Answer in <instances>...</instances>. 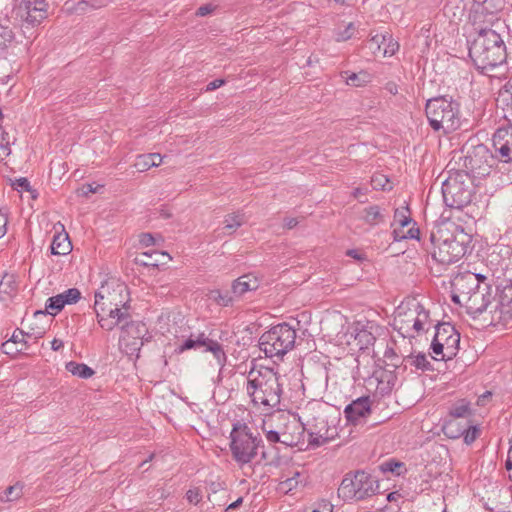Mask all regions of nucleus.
<instances>
[{
  "label": "nucleus",
  "mask_w": 512,
  "mask_h": 512,
  "mask_svg": "<svg viewBox=\"0 0 512 512\" xmlns=\"http://www.w3.org/2000/svg\"><path fill=\"white\" fill-rule=\"evenodd\" d=\"M23 494V486L20 483H16L9 486L3 494L0 495L1 502H10L19 499Z\"/></svg>",
  "instance_id": "34"
},
{
  "label": "nucleus",
  "mask_w": 512,
  "mask_h": 512,
  "mask_svg": "<svg viewBox=\"0 0 512 512\" xmlns=\"http://www.w3.org/2000/svg\"><path fill=\"white\" fill-rule=\"evenodd\" d=\"M308 443L313 447H319L332 440L337 435V429L323 414L308 421Z\"/></svg>",
  "instance_id": "15"
},
{
  "label": "nucleus",
  "mask_w": 512,
  "mask_h": 512,
  "mask_svg": "<svg viewBox=\"0 0 512 512\" xmlns=\"http://www.w3.org/2000/svg\"><path fill=\"white\" fill-rule=\"evenodd\" d=\"M480 435V430L473 426L467 429L464 433V442L468 445L472 444Z\"/></svg>",
  "instance_id": "45"
},
{
  "label": "nucleus",
  "mask_w": 512,
  "mask_h": 512,
  "mask_svg": "<svg viewBox=\"0 0 512 512\" xmlns=\"http://www.w3.org/2000/svg\"><path fill=\"white\" fill-rule=\"evenodd\" d=\"M394 219L401 227H406L412 222V219L405 214V211L399 209L395 211Z\"/></svg>",
  "instance_id": "46"
},
{
  "label": "nucleus",
  "mask_w": 512,
  "mask_h": 512,
  "mask_svg": "<svg viewBox=\"0 0 512 512\" xmlns=\"http://www.w3.org/2000/svg\"><path fill=\"white\" fill-rule=\"evenodd\" d=\"M418 234H419V230L418 229L410 228L407 231V234L405 235V239H407V238H409V239H416V238H418Z\"/></svg>",
  "instance_id": "61"
},
{
  "label": "nucleus",
  "mask_w": 512,
  "mask_h": 512,
  "mask_svg": "<svg viewBox=\"0 0 512 512\" xmlns=\"http://www.w3.org/2000/svg\"><path fill=\"white\" fill-rule=\"evenodd\" d=\"M312 512H333V505L326 500H321L314 504Z\"/></svg>",
  "instance_id": "49"
},
{
  "label": "nucleus",
  "mask_w": 512,
  "mask_h": 512,
  "mask_svg": "<svg viewBox=\"0 0 512 512\" xmlns=\"http://www.w3.org/2000/svg\"><path fill=\"white\" fill-rule=\"evenodd\" d=\"M225 81L223 79H215L206 86V91H214L221 87Z\"/></svg>",
  "instance_id": "57"
},
{
  "label": "nucleus",
  "mask_w": 512,
  "mask_h": 512,
  "mask_svg": "<svg viewBox=\"0 0 512 512\" xmlns=\"http://www.w3.org/2000/svg\"><path fill=\"white\" fill-rule=\"evenodd\" d=\"M362 219L365 223L376 226L385 221V214L378 205H371L364 208Z\"/></svg>",
  "instance_id": "24"
},
{
  "label": "nucleus",
  "mask_w": 512,
  "mask_h": 512,
  "mask_svg": "<svg viewBox=\"0 0 512 512\" xmlns=\"http://www.w3.org/2000/svg\"><path fill=\"white\" fill-rule=\"evenodd\" d=\"M505 467L507 470L512 469V458H511V453H509V452H508V459L506 460V463H505Z\"/></svg>",
  "instance_id": "64"
},
{
  "label": "nucleus",
  "mask_w": 512,
  "mask_h": 512,
  "mask_svg": "<svg viewBox=\"0 0 512 512\" xmlns=\"http://www.w3.org/2000/svg\"><path fill=\"white\" fill-rule=\"evenodd\" d=\"M469 56L482 73L493 70L506 60V47L492 29H481L469 47Z\"/></svg>",
  "instance_id": "2"
},
{
  "label": "nucleus",
  "mask_w": 512,
  "mask_h": 512,
  "mask_svg": "<svg viewBox=\"0 0 512 512\" xmlns=\"http://www.w3.org/2000/svg\"><path fill=\"white\" fill-rule=\"evenodd\" d=\"M102 187L103 186L99 184L95 186L93 184H85L78 190V194L87 197L89 194L99 192Z\"/></svg>",
  "instance_id": "48"
},
{
  "label": "nucleus",
  "mask_w": 512,
  "mask_h": 512,
  "mask_svg": "<svg viewBox=\"0 0 512 512\" xmlns=\"http://www.w3.org/2000/svg\"><path fill=\"white\" fill-rule=\"evenodd\" d=\"M405 235L404 233H402L400 230L398 229H394L393 230V238H394V241H400L402 239H405Z\"/></svg>",
  "instance_id": "63"
},
{
  "label": "nucleus",
  "mask_w": 512,
  "mask_h": 512,
  "mask_svg": "<svg viewBox=\"0 0 512 512\" xmlns=\"http://www.w3.org/2000/svg\"><path fill=\"white\" fill-rule=\"evenodd\" d=\"M261 442L247 425H235L230 433V450L235 462L240 467L250 464L257 456Z\"/></svg>",
  "instance_id": "8"
},
{
  "label": "nucleus",
  "mask_w": 512,
  "mask_h": 512,
  "mask_svg": "<svg viewBox=\"0 0 512 512\" xmlns=\"http://www.w3.org/2000/svg\"><path fill=\"white\" fill-rule=\"evenodd\" d=\"M30 333L28 332H24L23 330H20V329H16L11 338L9 339L10 342H12V344H26V341H25V337L26 336H29Z\"/></svg>",
  "instance_id": "47"
},
{
  "label": "nucleus",
  "mask_w": 512,
  "mask_h": 512,
  "mask_svg": "<svg viewBox=\"0 0 512 512\" xmlns=\"http://www.w3.org/2000/svg\"><path fill=\"white\" fill-rule=\"evenodd\" d=\"M96 313L97 322L100 325V327L106 331L113 330L116 326H122L123 322L110 319L106 316V312H101V309H94Z\"/></svg>",
  "instance_id": "33"
},
{
  "label": "nucleus",
  "mask_w": 512,
  "mask_h": 512,
  "mask_svg": "<svg viewBox=\"0 0 512 512\" xmlns=\"http://www.w3.org/2000/svg\"><path fill=\"white\" fill-rule=\"evenodd\" d=\"M500 97L503 101L512 105V82H509L504 86V89L500 92Z\"/></svg>",
  "instance_id": "51"
},
{
  "label": "nucleus",
  "mask_w": 512,
  "mask_h": 512,
  "mask_svg": "<svg viewBox=\"0 0 512 512\" xmlns=\"http://www.w3.org/2000/svg\"><path fill=\"white\" fill-rule=\"evenodd\" d=\"M466 180L467 175L457 173L443 182L442 194L448 207L462 209L472 201V189Z\"/></svg>",
  "instance_id": "10"
},
{
  "label": "nucleus",
  "mask_w": 512,
  "mask_h": 512,
  "mask_svg": "<svg viewBox=\"0 0 512 512\" xmlns=\"http://www.w3.org/2000/svg\"><path fill=\"white\" fill-rule=\"evenodd\" d=\"M7 226V218L5 214L0 212V238L5 235Z\"/></svg>",
  "instance_id": "59"
},
{
  "label": "nucleus",
  "mask_w": 512,
  "mask_h": 512,
  "mask_svg": "<svg viewBox=\"0 0 512 512\" xmlns=\"http://www.w3.org/2000/svg\"><path fill=\"white\" fill-rule=\"evenodd\" d=\"M139 243L143 247H149V246L155 245L156 240L152 234L143 233L139 237Z\"/></svg>",
  "instance_id": "52"
},
{
  "label": "nucleus",
  "mask_w": 512,
  "mask_h": 512,
  "mask_svg": "<svg viewBox=\"0 0 512 512\" xmlns=\"http://www.w3.org/2000/svg\"><path fill=\"white\" fill-rule=\"evenodd\" d=\"M298 224V221L296 218H287L284 221V226L288 229L294 228Z\"/></svg>",
  "instance_id": "60"
},
{
  "label": "nucleus",
  "mask_w": 512,
  "mask_h": 512,
  "mask_svg": "<svg viewBox=\"0 0 512 512\" xmlns=\"http://www.w3.org/2000/svg\"><path fill=\"white\" fill-rule=\"evenodd\" d=\"M371 185L375 190H390L392 188L387 176L381 173L373 175Z\"/></svg>",
  "instance_id": "40"
},
{
  "label": "nucleus",
  "mask_w": 512,
  "mask_h": 512,
  "mask_svg": "<svg viewBox=\"0 0 512 512\" xmlns=\"http://www.w3.org/2000/svg\"><path fill=\"white\" fill-rule=\"evenodd\" d=\"M262 430L270 443H281L285 446H300L305 428L288 413L278 411L264 420Z\"/></svg>",
  "instance_id": "3"
},
{
  "label": "nucleus",
  "mask_w": 512,
  "mask_h": 512,
  "mask_svg": "<svg viewBox=\"0 0 512 512\" xmlns=\"http://www.w3.org/2000/svg\"><path fill=\"white\" fill-rule=\"evenodd\" d=\"M207 343V337L204 333H199L197 335H191L187 340L183 342L182 345L179 346V351L183 352L185 350L197 349L199 347H204Z\"/></svg>",
  "instance_id": "29"
},
{
  "label": "nucleus",
  "mask_w": 512,
  "mask_h": 512,
  "mask_svg": "<svg viewBox=\"0 0 512 512\" xmlns=\"http://www.w3.org/2000/svg\"><path fill=\"white\" fill-rule=\"evenodd\" d=\"M14 185L17 187V188H20L22 190H25V191H29L30 190V183L28 181L27 178H19L15 181Z\"/></svg>",
  "instance_id": "56"
},
{
  "label": "nucleus",
  "mask_w": 512,
  "mask_h": 512,
  "mask_svg": "<svg viewBox=\"0 0 512 512\" xmlns=\"http://www.w3.org/2000/svg\"><path fill=\"white\" fill-rule=\"evenodd\" d=\"M347 420L353 424H358L366 419L371 413V401L369 397H360L352 401L344 409Z\"/></svg>",
  "instance_id": "19"
},
{
  "label": "nucleus",
  "mask_w": 512,
  "mask_h": 512,
  "mask_svg": "<svg viewBox=\"0 0 512 512\" xmlns=\"http://www.w3.org/2000/svg\"><path fill=\"white\" fill-rule=\"evenodd\" d=\"M295 341V329L287 323H281L263 333L259 345L267 357H282L293 349Z\"/></svg>",
  "instance_id": "7"
},
{
  "label": "nucleus",
  "mask_w": 512,
  "mask_h": 512,
  "mask_svg": "<svg viewBox=\"0 0 512 512\" xmlns=\"http://www.w3.org/2000/svg\"><path fill=\"white\" fill-rule=\"evenodd\" d=\"M162 156L158 153L142 154L138 155L134 167L139 172H144L151 167H157L162 163Z\"/></svg>",
  "instance_id": "23"
},
{
  "label": "nucleus",
  "mask_w": 512,
  "mask_h": 512,
  "mask_svg": "<svg viewBox=\"0 0 512 512\" xmlns=\"http://www.w3.org/2000/svg\"><path fill=\"white\" fill-rule=\"evenodd\" d=\"M375 480L364 471H358L353 477H345L338 489L339 496L345 500H363L374 493Z\"/></svg>",
  "instance_id": "11"
},
{
  "label": "nucleus",
  "mask_w": 512,
  "mask_h": 512,
  "mask_svg": "<svg viewBox=\"0 0 512 512\" xmlns=\"http://www.w3.org/2000/svg\"><path fill=\"white\" fill-rule=\"evenodd\" d=\"M127 299V289L122 283L115 281L106 282L95 293L94 309H101L106 312L107 308L125 307Z\"/></svg>",
  "instance_id": "13"
},
{
  "label": "nucleus",
  "mask_w": 512,
  "mask_h": 512,
  "mask_svg": "<svg viewBox=\"0 0 512 512\" xmlns=\"http://www.w3.org/2000/svg\"><path fill=\"white\" fill-rule=\"evenodd\" d=\"M356 32H357V26L353 22H349V23L343 25V27L339 25L334 30L335 40L337 42L347 41V40L353 38L355 36Z\"/></svg>",
  "instance_id": "27"
},
{
  "label": "nucleus",
  "mask_w": 512,
  "mask_h": 512,
  "mask_svg": "<svg viewBox=\"0 0 512 512\" xmlns=\"http://www.w3.org/2000/svg\"><path fill=\"white\" fill-rule=\"evenodd\" d=\"M148 334L147 326L139 321H127L121 326L119 347L128 356H139L141 347L144 344L145 336Z\"/></svg>",
  "instance_id": "12"
},
{
  "label": "nucleus",
  "mask_w": 512,
  "mask_h": 512,
  "mask_svg": "<svg viewBox=\"0 0 512 512\" xmlns=\"http://www.w3.org/2000/svg\"><path fill=\"white\" fill-rule=\"evenodd\" d=\"M186 499L189 503L196 505L201 501L202 495L199 489H189L186 492Z\"/></svg>",
  "instance_id": "50"
},
{
  "label": "nucleus",
  "mask_w": 512,
  "mask_h": 512,
  "mask_svg": "<svg viewBox=\"0 0 512 512\" xmlns=\"http://www.w3.org/2000/svg\"><path fill=\"white\" fill-rule=\"evenodd\" d=\"M434 245L431 256L440 265L448 266L459 261L466 253L468 235L455 226V232L439 228L431 234Z\"/></svg>",
  "instance_id": "4"
},
{
  "label": "nucleus",
  "mask_w": 512,
  "mask_h": 512,
  "mask_svg": "<svg viewBox=\"0 0 512 512\" xmlns=\"http://www.w3.org/2000/svg\"><path fill=\"white\" fill-rule=\"evenodd\" d=\"M12 342H10L9 340L6 341L5 343L2 344V351L3 353L5 354H15V353H18L22 350V348L18 349V348H15L13 349L12 348Z\"/></svg>",
  "instance_id": "55"
},
{
  "label": "nucleus",
  "mask_w": 512,
  "mask_h": 512,
  "mask_svg": "<svg viewBox=\"0 0 512 512\" xmlns=\"http://www.w3.org/2000/svg\"><path fill=\"white\" fill-rule=\"evenodd\" d=\"M12 276H4L0 281V293L10 294L14 290Z\"/></svg>",
  "instance_id": "44"
},
{
  "label": "nucleus",
  "mask_w": 512,
  "mask_h": 512,
  "mask_svg": "<svg viewBox=\"0 0 512 512\" xmlns=\"http://www.w3.org/2000/svg\"><path fill=\"white\" fill-rule=\"evenodd\" d=\"M66 369L72 375L78 376L82 379H88L94 374L93 369L90 368L89 366H87L86 364L77 363L74 361H70V362L66 363Z\"/></svg>",
  "instance_id": "26"
},
{
  "label": "nucleus",
  "mask_w": 512,
  "mask_h": 512,
  "mask_svg": "<svg viewBox=\"0 0 512 512\" xmlns=\"http://www.w3.org/2000/svg\"><path fill=\"white\" fill-rule=\"evenodd\" d=\"M14 142L10 135L0 125V161L4 160L10 153V145Z\"/></svg>",
  "instance_id": "35"
},
{
  "label": "nucleus",
  "mask_w": 512,
  "mask_h": 512,
  "mask_svg": "<svg viewBox=\"0 0 512 512\" xmlns=\"http://www.w3.org/2000/svg\"><path fill=\"white\" fill-rule=\"evenodd\" d=\"M63 347V341L62 340H59V339H54L52 342H51V348L54 350V351H58L59 349H61Z\"/></svg>",
  "instance_id": "62"
},
{
  "label": "nucleus",
  "mask_w": 512,
  "mask_h": 512,
  "mask_svg": "<svg viewBox=\"0 0 512 512\" xmlns=\"http://www.w3.org/2000/svg\"><path fill=\"white\" fill-rule=\"evenodd\" d=\"M460 343V334L449 323L436 326V332L431 344L435 360H450L456 356Z\"/></svg>",
  "instance_id": "9"
},
{
  "label": "nucleus",
  "mask_w": 512,
  "mask_h": 512,
  "mask_svg": "<svg viewBox=\"0 0 512 512\" xmlns=\"http://www.w3.org/2000/svg\"><path fill=\"white\" fill-rule=\"evenodd\" d=\"M493 164V156L483 145L474 148L473 152L465 158L466 168L469 169L476 177L489 175Z\"/></svg>",
  "instance_id": "17"
},
{
  "label": "nucleus",
  "mask_w": 512,
  "mask_h": 512,
  "mask_svg": "<svg viewBox=\"0 0 512 512\" xmlns=\"http://www.w3.org/2000/svg\"><path fill=\"white\" fill-rule=\"evenodd\" d=\"M215 294V300L222 306H228L232 302V297L228 293L223 295L220 291H216Z\"/></svg>",
  "instance_id": "53"
},
{
  "label": "nucleus",
  "mask_w": 512,
  "mask_h": 512,
  "mask_svg": "<svg viewBox=\"0 0 512 512\" xmlns=\"http://www.w3.org/2000/svg\"><path fill=\"white\" fill-rule=\"evenodd\" d=\"M467 412H468V406L463 404V405L456 407L453 410V415H455L456 417H464Z\"/></svg>",
  "instance_id": "58"
},
{
  "label": "nucleus",
  "mask_w": 512,
  "mask_h": 512,
  "mask_svg": "<svg viewBox=\"0 0 512 512\" xmlns=\"http://www.w3.org/2000/svg\"><path fill=\"white\" fill-rule=\"evenodd\" d=\"M13 38V31L8 26L0 24V48L5 47Z\"/></svg>",
  "instance_id": "43"
},
{
  "label": "nucleus",
  "mask_w": 512,
  "mask_h": 512,
  "mask_svg": "<svg viewBox=\"0 0 512 512\" xmlns=\"http://www.w3.org/2000/svg\"><path fill=\"white\" fill-rule=\"evenodd\" d=\"M489 289L487 284L480 285V288L476 289L462 305L473 312L482 313L490 304Z\"/></svg>",
  "instance_id": "21"
},
{
  "label": "nucleus",
  "mask_w": 512,
  "mask_h": 512,
  "mask_svg": "<svg viewBox=\"0 0 512 512\" xmlns=\"http://www.w3.org/2000/svg\"><path fill=\"white\" fill-rule=\"evenodd\" d=\"M47 8L46 0H14L13 13L22 23L35 26L47 17Z\"/></svg>",
  "instance_id": "14"
},
{
  "label": "nucleus",
  "mask_w": 512,
  "mask_h": 512,
  "mask_svg": "<svg viewBox=\"0 0 512 512\" xmlns=\"http://www.w3.org/2000/svg\"><path fill=\"white\" fill-rule=\"evenodd\" d=\"M246 392L255 406L274 409L283 393L281 376L269 367H252L247 374Z\"/></svg>",
  "instance_id": "1"
},
{
  "label": "nucleus",
  "mask_w": 512,
  "mask_h": 512,
  "mask_svg": "<svg viewBox=\"0 0 512 512\" xmlns=\"http://www.w3.org/2000/svg\"><path fill=\"white\" fill-rule=\"evenodd\" d=\"M106 316L109 317L110 319L123 322V324L130 320V315L125 307L107 308Z\"/></svg>",
  "instance_id": "37"
},
{
  "label": "nucleus",
  "mask_w": 512,
  "mask_h": 512,
  "mask_svg": "<svg viewBox=\"0 0 512 512\" xmlns=\"http://www.w3.org/2000/svg\"><path fill=\"white\" fill-rule=\"evenodd\" d=\"M302 474L299 471H296L293 476L288 477L287 479L281 481L278 485V491L284 494L291 492L296 489L302 480L300 479Z\"/></svg>",
  "instance_id": "31"
},
{
  "label": "nucleus",
  "mask_w": 512,
  "mask_h": 512,
  "mask_svg": "<svg viewBox=\"0 0 512 512\" xmlns=\"http://www.w3.org/2000/svg\"><path fill=\"white\" fill-rule=\"evenodd\" d=\"M141 257L147 258L146 260L141 259V264L145 266H157L159 263H164L161 259L158 257L167 258V260H171L170 255L167 252H158L156 250H149L146 252H143L141 254Z\"/></svg>",
  "instance_id": "28"
},
{
  "label": "nucleus",
  "mask_w": 512,
  "mask_h": 512,
  "mask_svg": "<svg viewBox=\"0 0 512 512\" xmlns=\"http://www.w3.org/2000/svg\"><path fill=\"white\" fill-rule=\"evenodd\" d=\"M259 287V281L251 274L243 275L233 282L232 292L236 296H242L248 291L256 290Z\"/></svg>",
  "instance_id": "22"
},
{
  "label": "nucleus",
  "mask_w": 512,
  "mask_h": 512,
  "mask_svg": "<svg viewBox=\"0 0 512 512\" xmlns=\"http://www.w3.org/2000/svg\"><path fill=\"white\" fill-rule=\"evenodd\" d=\"M65 304L61 294L48 298L46 302V310L49 314L55 315L64 308Z\"/></svg>",
  "instance_id": "39"
},
{
  "label": "nucleus",
  "mask_w": 512,
  "mask_h": 512,
  "mask_svg": "<svg viewBox=\"0 0 512 512\" xmlns=\"http://www.w3.org/2000/svg\"><path fill=\"white\" fill-rule=\"evenodd\" d=\"M381 470L401 475L405 471V467L402 462L386 461L381 464Z\"/></svg>",
  "instance_id": "41"
},
{
  "label": "nucleus",
  "mask_w": 512,
  "mask_h": 512,
  "mask_svg": "<svg viewBox=\"0 0 512 512\" xmlns=\"http://www.w3.org/2000/svg\"><path fill=\"white\" fill-rule=\"evenodd\" d=\"M72 249L68 234H56L51 243V253L54 255H66Z\"/></svg>",
  "instance_id": "25"
},
{
  "label": "nucleus",
  "mask_w": 512,
  "mask_h": 512,
  "mask_svg": "<svg viewBox=\"0 0 512 512\" xmlns=\"http://www.w3.org/2000/svg\"><path fill=\"white\" fill-rule=\"evenodd\" d=\"M63 297L64 304H74L81 298V292L77 288H70L63 293H60Z\"/></svg>",
  "instance_id": "42"
},
{
  "label": "nucleus",
  "mask_w": 512,
  "mask_h": 512,
  "mask_svg": "<svg viewBox=\"0 0 512 512\" xmlns=\"http://www.w3.org/2000/svg\"><path fill=\"white\" fill-rule=\"evenodd\" d=\"M214 6L212 4H206V5H203V6H200L196 12V14L198 16H207L209 15L210 13L213 12L214 10Z\"/></svg>",
  "instance_id": "54"
},
{
  "label": "nucleus",
  "mask_w": 512,
  "mask_h": 512,
  "mask_svg": "<svg viewBox=\"0 0 512 512\" xmlns=\"http://www.w3.org/2000/svg\"><path fill=\"white\" fill-rule=\"evenodd\" d=\"M426 117L436 132L448 134L460 127L459 104L446 97L429 99L426 103Z\"/></svg>",
  "instance_id": "5"
},
{
  "label": "nucleus",
  "mask_w": 512,
  "mask_h": 512,
  "mask_svg": "<svg viewBox=\"0 0 512 512\" xmlns=\"http://www.w3.org/2000/svg\"><path fill=\"white\" fill-rule=\"evenodd\" d=\"M430 324L429 311L420 303H413L411 307H398L393 319V327L404 338H414L427 331Z\"/></svg>",
  "instance_id": "6"
},
{
  "label": "nucleus",
  "mask_w": 512,
  "mask_h": 512,
  "mask_svg": "<svg viewBox=\"0 0 512 512\" xmlns=\"http://www.w3.org/2000/svg\"><path fill=\"white\" fill-rule=\"evenodd\" d=\"M204 347H206V351H210L213 353L214 357L216 358L219 364L224 363L226 359L225 352L218 342L207 338V343L206 345H204Z\"/></svg>",
  "instance_id": "38"
},
{
  "label": "nucleus",
  "mask_w": 512,
  "mask_h": 512,
  "mask_svg": "<svg viewBox=\"0 0 512 512\" xmlns=\"http://www.w3.org/2000/svg\"><path fill=\"white\" fill-rule=\"evenodd\" d=\"M369 48L373 53L382 52L384 56H392L398 51L399 44L388 32L376 34L369 40Z\"/></svg>",
  "instance_id": "20"
},
{
  "label": "nucleus",
  "mask_w": 512,
  "mask_h": 512,
  "mask_svg": "<svg viewBox=\"0 0 512 512\" xmlns=\"http://www.w3.org/2000/svg\"><path fill=\"white\" fill-rule=\"evenodd\" d=\"M451 286L452 301L462 305L476 289L480 288V279L475 273L466 272L456 275L452 280Z\"/></svg>",
  "instance_id": "16"
},
{
  "label": "nucleus",
  "mask_w": 512,
  "mask_h": 512,
  "mask_svg": "<svg viewBox=\"0 0 512 512\" xmlns=\"http://www.w3.org/2000/svg\"><path fill=\"white\" fill-rule=\"evenodd\" d=\"M493 147L500 161L512 162V124L496 130L493 135Z\"/></svg>",
  "instance_id": "18"
},
{
  "label": "nucleus",
  "mask_w": 512,
  "mask_h": 512,
  "mask_svg": "<svg viewBox=\"0 0 512 512\" xmlns=\"http://www.w3.org/2000/svg\"><path fill=\"white\" fill-rule=\"evenodd\" d=\"M223 223V229L227 231V234H232L244 223V217L239 213L229 214Z\"/></svg>",
  "instance_id": "32"
},
{
  "label": "nucleus",
  "mask_w": 512,
  "mask_h": 512,
  "mask_svg": "<svg viewBox=\"0 0 512 512\" xmlns=\"http://www.w3.org/2000/svg\"><path fill=\"white\" fill-rule=\"evenodd\" d=\"M347 75L345 77V81L348 85L359 87L369 82L370 76L368 73L361 71L359 73H351L348 75V72L344 73Z\"/></svg>",
  "instance_id": "36"
},
{
  "label": "nucleus",
  "mask_w": 512,
  "mask_h": 512,
  "mask_svg": "<svg viewBox=\"0 0 512 512\" xmlns=\"http://www.w3.org/2000/svg\"><path fill=\"white\" fill-rule=\"evenodd\" d=\"M405 366L407 365L414 366L416 369L420 370H428L430 367V362L426 354L419 353L418 355H408L403 359Z\"/></svg>",
  "instance_id": "30"
}]
</instances>
